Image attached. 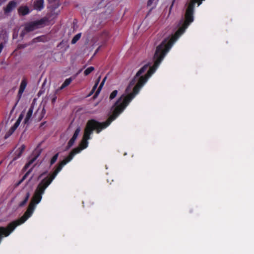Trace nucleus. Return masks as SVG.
I'll return each mask as SVG.
<instances>
[{"mask_svg":"<svg viewBox=\"0 0 254 254\" xmlns=\"http://www.w3.org/2000/svg\"><path fill=\"white\" fill-rule=\"evenodd\" d=\"M170 49L165 44V41H163L156 47L154 55V63L153 65L150 66L149 64L144 65L137 71L134 78L130 81L129 86L133 85L136 82V78H138L137 83L133 87L132 92L127 95L123 94L118 99L112 107V114L109 116L106 122L100 123L94 119L89 120L86 124L83 136L87 139H90V135L94 130H96L97 133H99L102 129L107 127L113 121L116 119L139 92L148 79L155 71Z\"/></svg>","mask_w":254,"mask_h":254,"instance_id":"nucleus-1","label":"nucleus"},{"mask_svg":"<svg viewBox=\"0 0 254 254\" xmlns=\"http://www.w3.org/2000/svg\"><path fill=\"white\" fill-rule=\"evenodd\" d=\"M88 139H87V138L83 136V139L80 144V147H76L72 149L69 155L63 161H62L57 167H58L59 168H60V170H61L63 166L66 165L68 162H70L75 154L79 153L81 150L85 149L88 146Z\"/></svg>","mask_w":254,"mask_h":254,"instance_id":"nucleus-2","label":"nucleus"},{"mask_svg":"<svg viewBox=\"0 0 254 254\" xmlns=\"http://www.w3.org/2000/svg\"><path fill=\"white\" fill-rule=\"evenodd\" d=\"M48 22V18L46 17H44L39 20L27 23L25 26L24 29L20 33V37H23L26 33L32 31L40 27H43L44 25H46Z\"/></svg>","mask_w":254,"mask_h":254,"instance_id":"nucleus-3","label":"nucleus"},{"mask_svg":"<svg viewBox=\"0 0 254 254\" xmlns=\"http://www.w3.org/2000/svg\"><path fill=\"white\" fill-rule=\"evenodd\" d=\"M25 149V146L24 144H22L19 148H18L14 152L13 155V158L12 160L10 161L9 165L12 164L13 162L16 160L17 159L20 158L23 151Z\"/></svg>","mask_w":254,"mask_h":254,"instance_id":"nucleus-4","label":"nucleus"},{"mask_svg":"<svg viewBox=\"0 0 254 254\" xmlns=\"http://www.w3.org/2000/svg\"><path fill=\"white\" fill-rule=\"evenodd\" d=\"M45 114L46 110L44 107H43L42 108L39 107L37 110V111L35 113L34 117L35 118L36 120H38V121H40L43 118Z\"/></svg>","mask_w":254,"mask_h":254,"instance_id":"nucleus-5","label":"nucleus"},{"mask_svg":"<svg viewBox=\"0 0 254 254\" xmlns=\"http://www.w3.org/2000/svg\"><path fill=\"white\" fill-rule=\"evenodd\" d=\"M80 131V127H77L75 130L72 137L70 138L67 143V148H70L74 144Z\"/></svg>","mask_w":254,"mask_h":254,"instance_id":"nucleus-6","label":"nucleus"},{"mask_svg":"<svg viewBox=\"0 0 254 254\" xmlns=\"http://www.w3.org/2000/svg\"><path fill=\"white\" fill-rule=\"evenodd\" d=\"M17 2L14 0H11L8 2L5 7H4L3 10L5 13L10 12L14 8L16 7Z\"/></svg>","mask_w":254,"mask_h":254,"instance_id":"nucleus-7","label":"nucleus"},{"mask_svg":"<svg viewBox=\"0 0 254 254\" xmlns=\"http://www.w3.org/2000/svg\"><path fill=\"white\" fill-rule=\"evenodd\" d=\"M30 11L27 6H20L18 8V13L19 15L24 16L30 13Z\"/></svg>","mask_w":254,"mask_h":254,"instance_id":"nucleus-8","label":"nucleus"},{"mask_svg":"<svg viewBox=\"0 0 254 254\" xmlns=\"http://www.w3.org/2000/svg\"><path fill=\"white\" fill-rule=\"evenodd\" d=\"M110 37L109 33L107 31L102 32L99 37V39L102 41L103 43H105Z\"/></svg>","mask_w":254,"mask_h":254,"instance_id":"nucleus-9","label":"nucleus"},{"mask_svg":"<svg viewBox=\"0 0 254 254\" xmlns=\"http://www.w3.org/2000/svg\"><path fill=\"white\" fill-rule=\"evenodd\" d=\"M34 8L40 11L44 8V0H37L34 3Z\"/></svg>","mask_w":254,"mask_h":254,"instance_id":"nucleus-10","label":"nucleus"},{"mask_svg":"<svg viewBox=\"0 0 254 254\" xmlns=\"http://www.w3.org/2000/svg\"><path fill=\"white\" fill-rule=\"evenodd\" d=\"M27 85V81L25 79H23L21 81L20 87L18 91V95L19 96V97H21L22 93H23Z\"/></svg>","mask_w":254,"mask_h":254,"instance_id":"nucleus-11","label":"nucleus"},{"mask_svg":"<svg viewBox=\"0 0 254 254\" xmlns=\"http://www.w3.org/2000/svg\"><path fill=\"white\" fill-rule=\"evenodd\" d=\"M48 41V38L46 36L42 35L38 36L32 40L33 43H36L39 42H45Z\"/></svg>","mask_w":254,"mask_h":254,"instance_id":"nucleus-12","label":"nucleus"},{"mask_svg":"<svg viewBox=\"0 0 254 254\" xmlns=\"http://www.w3.org/2000/svg\"><path fill=\"white\" fill-rule=\"evenodd\" d=\"M33 107L32 106H31L29 108V109L28 110V112L27 113L26 118L24 119V123L25 124H27L28 123L29 120H30V119L32 117V114H33Z\"/></svg>","mask_w":254,"mask_h":254,"instance_id":"nucleus-13","label":"nucleus"},{"mask_svg":"<svg viewBox=\"0 0 254 254\" xmlns=\"http://www.w3.org/2000/svg\"><path fill=\"white\" fill-rule=\"evenodd\" d=\"M30 197V193L27 192L26 194L24 199L19 204V207H22L25 205V204L27 202Z\"/></svg>","mask_w":254,"mask_h":254,"instance_id":"nucleus-14","label":"nucleus"},{"mask_svg":"<svg viewBox=\"0 0 254 254\" xmlns=\"http://www.w3.org/2000/svg\"><path fill=\"white\" fill-rule=\"evenodd\" d=\"M72 81V79L71 77L66 79L65 80V81H64V82L62 85V86H61L60 89H63L65 87H66V86H67L68 85H69L70 84V83Z\"/></svg>","mask_w":254,"mask_h":254,"instance_id":"nucleus-15","label":"nucleus"},{"mask_svg":"<svg viewBox=\"0 0 254 254\" xmlns=\"http://www.w3.org/2000/svg\"><path fill=\"white\" fill-rule=\"evenodd\" d=\"M107 79V76H106L103 79V80L102 81L101 83H100L97 90L96 91V93H95V96H97L98 95V94L100 93V91L101 90L103 86H104V83L106 81Z\"/></svg>","mask_w":254,"mask_h":254,"instance_id":"nucleus-16","label":"nucleus"},{"mask_svg":"<svg viewBox=\"0 0 254 254\" xmlns=\"http://www.w3.org/2000/svg\"><path fill=\"white\" fill-rule=\"evenodd\" d=\"M81 33H78L76 35H75L73 37V38H72V40L71 41V43L72 44H75L79 40V39L81 38Z\"/></svg>","mask_w":254,"mask_h":254,"instance_id":"nucleus-17","label":"nucleus"},{"mask_svg":"<svg viewBox=\"0 0 254 254\" xmlns=\"http://www.w3.org/2000/svg\"><path fill=\"white\" fill-rule=\"evenodd\" d=\"M38 156H36L31 159L28 162H27L23 168V170H26L29 166L36 160Z\"/></svg>","mask_w":254,"mask_h":254,"instance_id":"nucleus-18","label":"nucleus"},{"mask_svg":"<svg viewBox=\"0 0 254 254\" xmlns=\"http://www.w3.org/2000/svg\"><path fill=\"white\" fill-rule=\"evenodd\" d=\"M16 129V128H15V127H14L13 126H12L11 127V128L9 129V130H8V131L5 134V138H7L10 135H11L14 132V131Z\"/></svg>","mask_w":254,"mask_h":254,"instance_id":"nucleus-19","label":"nucleus"},{"mask_svg":"<svg viewBox=\"0 0 254 254\" xmlns=\"http://www.w3.org/2000/svg\"><path fill=\"white\" fill-rule=\"evenodd\" d=\"M94 70V67L93 66H90L86 68L84 72V74L85 76L89 75L91 72H92Z\"/></svg>","mask_w":254,"mask_h":254,"instance_id":"nucleus-20","label":"nucleus"},{"mask_svg":"<svg viewBox=\"0 0 254 254\" xmlns=\"http://www.w3.org/2000/svg\"><path fill=\"white\" fill-rule=\"evenodd\" d=\"M59 153H57L56 154H55L54 155V156L52 158V159H51V161H50V165H52L56 162V161L57 160L58 158L59 157Z\"/></svg>","mask_w":254,"mask_h":254,"instance_id":"nucleus-21","label":"nucleus"},{"mask_svg":"<svg viewBox=\"0 0 254 254\" xmlns=\"http://www.w3.org/2000/svg\"><path fill=\"white\" fill-rule=\"evenodd\" d=\"M118 90H114L110 95V96H109V99L110 100H112L113 99H114L117 95V94H118Z\"/></svg>","mask_w":254,"mask_h":254,"instance_id":"nucleus-22","label":"nucleus"},{"mask_svg":"<svg viewBox=\"0 0 254 254\" xmlns=\"http://www.w3.org/2000/svg\"><path fill=\"white\" fill-rule=\"evenodd\" d=\"M31 171H32V169H30V170H29L25 173V174L22 177V179L21 180H22L23 181H24L26 179V178L27 177L28 175L31 172Z\"/></svg>","mask_w":254,"mask_h":254,"instance_id":"nucleus-23","label":"nucleus"},{"mask_svg":"<svg viewBox=\"0 0 254 254\" xmlns=\"http://www.w3.org/2000/svg\"><path fill=\"white\" fill-rule=\"evenodd\" d=\"M20 123V122L19 120H17L16 122L15 123L13 127H15V128H17V127L19 126V124Z\"/></svg>","mask_w":254,"mask_h":254,"instance_id":"nucleus-24","label":"nucleus"},{"mask_svg":"<svg viewBox=\"0 0 254 254\" xmlns=\"http://www.w3.org/2000/svg\"><path fill=\"white\" fill-rule=\"evenodd\" d=\"M97 86H97V84H95V85L93 87V88H92V90L91 91V93H90L89 95H91L92 94H93L95 92V91L96 89Z\"/></svg>","mask_w":254,"mask_h":254,"instance_id":"nucleus-25","label":"nucleus"},{"mask_svg":"<svg viewBox=\"0 0 254 254\" xmlns=\"http://www.w3.org/2000/svg\"><path fill=\"white\" fill-rule=\"evenodd\" d=\"M154 0H148L147 3V6H151Z\"/></svg>","mask_w":254,"mask_h":254,"instance_id":"nucleus-26","label":"nucleus"},{"mask_svg":"<svg viewBox=\"0 0 254 254\" xmlns=\"http://www.w3.org/2000/svg\"><path fill=\"white\" fill-rule=\"evenodd\" d=\"M23 181L21 180H20L15 185V187H18L19 186Z\"/></svg>","mask_w":254,"mask_h":254,"instance_id":"nucleus-27","label":"nucleus"},{"mask_svg":"<svg viewBox=\"0 0 254 254\" xmlns=\"http://www.w3.org/2000/svg\"><path fill=\"white\" fill-rule=\"evenodd\" d=\"M100 79H101V76H100L98 79H97L96 82H95V84H97V86H98L100 81Z\"/></svg>","mask_w":254,"mask_h":254,"instance_id":"nucleus-28","label":"nucleus"},{"mask_svg":"<svg viewBox=\"0 0 254 254\" xmlns=\"http://www.w3.org/2000/svg\"><path fill=\"white\" fill-rule=\"evenodd\" d=\"M100 79H101V76H100L98 79H97L96 82H95V84H97V86H98L100 81Z\"/></svg>","mask_w":254,"mask_h":254,"instance_id":"nucleus-29","label":"nucleus"},{"mask_svg":"<svg viewBox=\"0 0 254 254\" xmlns=\"http://www.w3.org/2000/svg\"><path fill=\"white\" fill-rule=\"evenodd\" d=\"M23 118V115L22 114H20L17 119V120H19V121L21 122L22 119Z\"/></svg>","mask_w":254,"mask_h":254,"instance_id":"nucleus-30","label":"nucleus"},{"mask_svg":"<svg viewBox=\"0 0 254 254\" xmlns=\"http://www.w3.org/2000/svg\"><path fill=\"white\" fill-rule=\"evenodd\" d=\"M3 45L2 44H0V53L1 52L2 50V49H3Z\"/></svg>","mask_w":254,"mask_h":254,"instance_id":"nucleus-31","label":"nucleus"},{"mask_svg":"<svg viewBox=\"0 0 254 254\" xmlns=\"http://www.w3.org/2000/svg\"><path fill=\"white\" fill-rule=\"evenodd\" d=\"M47 173V172H45L42 174H41L40 176H39V178L41 177L42 176H43L44 175L46 174Z\"/></svg>","mask_w":254,"mask_h":254,"instance_id":"nucleus-32","label":"nucleus"},{"mask_svg":"<svg viewBox=\"0 0 254 254\" xmlns=\"http://www.w3.org/2000/svg\"><path fill=\"white\" fill-rule=\"evenodd\" d=\"M56 100V98H53L52 100V102L54 103Z\"/></svg>","mask_w":254,"mask_h":254,"instance_id":"nucleus-33","label":"nucleus"},{"mask_svg":"<svg viewBox=\"0 0 254 254\" xmlns=\"http://www.w3.org/2000/svg\"><path fill=\"white\" fill-rule=\"evenodd\" d=\"M62 42H63V41H62V42H61V43L59 44V45H58V47H59L60 45H62Z\"/></svg>","mask_w":254,"mask_h":254,"instance_id":"nucleus-34","label":"nucleus"},{"mask_svg":"<svg viewBox=\"0 0 254 254\" xmlns=\"http://www.w3.org/2000/svg\"><path fill=\"white\" fill-rule=\"evenodd\" d=\"M99 48H100V47H99V48L96 50V51L95 53H96L98 51V50H99Z\"/></svg>","mask_w":254,"mask_h":254,"instance_id":"nucleus-35","label":"nucleus"},{"mask_svg":"<svg viewBox=\"0 0 254 254\" xmlns=\"http://www.w3.org/2000/svg\"><path fill=\"white\" fill-rule=\"evenodd\" d=\"M1 161L0 162V165L1 164Z\"/></svg>","mask_w":254,"mask_h":254,"instance_id":"nucleus-36","label":"nucleus"}]
</instances>
